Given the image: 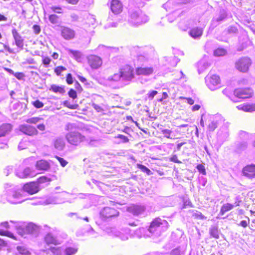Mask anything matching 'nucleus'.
I'll list each match as a JSON object with an SVG mask.
<instances>
[{
    "label": "nucleus",
    "instance_id": "nucleus-1",
    "mask_svg": "<svg viewBox=\"0 0 255 255\" xmlns=\"http://www.w3.org/2000/svg\"><path fill=\"white\" fill-rule=\"evenodd\" d=\"M8 185L5 187L4 195H0V202L5 203L7 201L10 204H19L25 201L24 191L21 189H16L14 188L8 189Z\"/></svg>",
    "mask_w": 255,
    "mask_h": 255
},
{
    "label": "nucleus",
    "instance_id": "nucleus-2",
    "mask_svg": "<svg viewBox=\"0 0 255 255\" xmlns=\"http://www.w3.org/2000/svg\"><path fill=\"white\" fill-rule=\"evenodd\" d=\"M76 126L75 124L68 123L65 129L69 131L65 135V138L71 145L78 146L81 143L88 141L86 137L76 130Z\"/></svg>",
    "mask_w": 255,
    "mask_h": 255
},
{
    "label": "nucleus",
    "instance_id": "nucleus-3",
    "mask_svg": "<svg viewBox=\"0 0 255 255\" xmlns=\"http://www.w3.org/2000/svg\"><path fill=\"white\" fill-rule=\"evenodd\" d=\"M148 17L140 10L131 11L129 13L128 22L134 26H138L147 22Z\"/></svg>",
    "mask_w": 255,
    "mask_h": 255
},
{
    "label": "nucleus",
    "instance_id": "nucleus-4",
    "mask_svg": "<svg viewBox=\"0 0 255 255\" xmlns=\"http://www.w3.org/2000/svg\"><path fill=\"white\" fill-rule=\"evenodd\" d=\"M106 232L110 236L118 237L123 241H126L128 239L129 232L127 229L119 231L116 228L107 227L106 229Z\"/></svg>",
    "mask_w": 255,
    "mask_h": 255
},
{
    "label": "nucleus",
    "instance_id": "nucleus-5",
    "mask_svg": "<svg viewBox=\"0 0 255 255\" xmlns=\"http://www.w3.org/2000/svg\"><path fill=\"white\" fill-rule=\"evenodd\" d=\"M207 87L212 91L216 90L221 87L220 77L216 75L207 76L205 78Z\"/></svg>",
    "mask_w": 255,
    "mask_h": 255
},
{
    "label": "nucleus",
    "instance_id": "nucleus-6",
    "mask_svg": "<svg viewBox=\"0 0 255 255\" xmlns=\"http://www.w3.org/2000/svg\"><path fill=\"white\" fill-rule=\"evenodd\" d=\"M69 194L66 192H63L60 194L49 197L45 201L46 204H61L68 201L67 197Z\"/></svg>",
    "mask_w": 255,
    "mask_h": 255
},
{
    "label": "nucleus",
    "instance_id": "nucleus-7",
    "mask_svg": "<svg viewBox=\"0 0 255 255\" xmlns=\"http://www.w3.org/2000/svg\"><path fill=\"white\" fill-rule=\"evenodd\" d=\"M251 63V60L249 58L243 57L236 61L235 68L238 71L245 73L248 71Z\"/></svg>",
    "mask_w": 255,
    "mask_h": 255
},
{
    "label": "nucleus",
    "instance_id": "nucleus-8",
    "mask_svg": "<svg viewBox=\"0 0 255 255\" xmlns=\"http://www.w3.org/2000/svg\"><path fill=\"white\" fill-rule=\"evenodd\" d=\"M122 81L129 82L134 78L133 69L129 65H126L120 69Z\"/></svg>",
    "mask_w": 255,
    "mask_h": 255
},
{
    "label": "nucleus",
    "instance_id": "nucleus-9",
    "mask_svg": "<svg viewBox=\"0 0 255 255\" xmlns=\"http://www.w3.org/2000/svg\"><path fill=\"white\" fill-rule=\"evenodd\" d=\"M168 223L164 220L160 218H156L152 222L149 228L150 233H154L157 230H160L163 228L167 229Z\"/></svg>",
    "mask_w": 255,
    "mask_h": 255
},
{
    "label": "nucleus",
    "instance_id": "nucleus-10",
    "mask_svg": "<svg viewBox=\"0 0 255 255\" xmlns=\"http://www.w3.org/2000/svg\"><path fill=\"white\" fill-rule=\"evenodd\" d=\"M103 101V98L99 95H96L94 98L92 106L98 113H104L107 109V105L102 103Z\"/></svg>",
    "mask_w": 255,
    "mask_h": 255
},
{
    "label": "nucleus",
    "instance_id": "nucleus-11",
    "mask_svg": "<svg viewBox=\"0 0 255 255\" xmlns=\"http://www.w3.org/2000/svg\"><path fill=\"white\" fill-rule=\"evenodd\" d=\"M87 58L89 65L93 69H98L102 64V59L97 55H90L87 56Z\"/></svg>",
    "mask_w": 255,
    "mask_h": 255
},
{
    "label": "nucleus",
    "instance_id": "nucleus-12",
    "mask_svg": "<svg viewBox=\"0 0 255 255\" xmlns=\"http://www.w3.org/2000/svg\"><path fill=\"white\" fill-rule=\"evenodd\" d=\"M155 72L156 68L153 66H141L135 69L136 74L138 76H149L154 74Z\"/></svg>",
    "mask_w": 255,
    "mask_h": 255
},
{
    "label": "nucleus",
    "instance_id": "nucleus-13",
    "mask_svg": "<svg viewBox=\"0 0 255 255\" xmlns=\"http://www.w3.org/2000/svg\"><path fill=\"white\" fill-rule=\"evenodd\" d=\"M234 94L239 98L246 99L252 97L253 92L251 89H238L234 91Z\"/></svg>",
    "mask_w": 255,
    "mask_h": 255
},
{
    "label": "nucleus",
    "instance_id": "nucleus-14",
    "mask_svg": "<svg viewBox=\"0 0 255 255\" xmlns=\"http://www.w3.org/2000/svg\"><path fill=\"white\" fill-rule=\"evenodd\" d=\"M16 175L21 178L33 177L35 175V171L29 167L24 169H18L16 171Z\"/></svg>",
    "mask_w": 255,
    "mask_h": 255
},
{
    "label": "nucleus",
    "instance_id": "nucleus-15",
    "mask_svg": "<svg viewBox=\"0 0 255 255\" xmlns=\"http://www.w3.org/2000/svg\"><path fill=\"white\" fill-rule=\"evenodd\" d=\"M12 35L14 40V43L16 46L22 50L23 48L24 40L22 36L19 34L16 29L13 28L11 31Z\"/></svg>",
    "mask_w": 255,
    "mask_h": 255
},
{
    "label": "nucleus",
    "instance_id": "nucleus-16",
    "mask_svg": "<svg viewBox=\"0 0 255 255\" xmlns=\"http://www.w3.org/2000/svg\"><path fill=\"white\" fill-rule=\"evenodd\" d=\"M123 4L119 0H112L110 2V8L115 14L120 13L123 10Z\"/></svg>",
    "mask_w": 255,
    "mask_h": 255
},
{
    "label": "nucleus",
    "instance_id": "nucleus-17",
    "mask_svg": "<svg viewBox=\"0 0 255 255\" xmlns=\"http://www.w3.org/2000/svg\"><path fill=\"white\" fill-rule=\"evenodd\" d=\"M101 215L106 218L116 217L119 215V212L114 208L105 207L100 212Z\"/></svg>",
    "mask_w": 255,
    "mask_h": 255
},
{
    "label": "nucleus",
    "instance_id": "nucleus-18",
    "mask_svg": "<svg viewBox=\"0 0 255 255\" xmlns=\"http://www.w3.org/2000/svg\"><path fill=\"white\" fill-rule=\"evenodd\" d=\"M24 192L25 191L30 194H33L38 192L39 189L37 183L30 182L25 184L23 187Z\"/></svg>",
    "mask_w": 255,
    "mask_h": 255
},
{
    "label": "nucleus",
    "instance_id": "nucleus-19",
    "mask_svg": "<svg viewBox=\"0 0 255 255\" xmlns=\"http://www.w3.org/2000/svg\"><path fill=\"white\" fill-rule=\"evenodd\" d=\"M68 54L78 62H81L84 59V55L79 50H74L69 48L66 49Z\"/></svg>",
    "mask_w": 255,
    "mask_h": 255
},
{
    "label": "nucleus",
    "instance_id": "nucleus-20",
    "mask_svg": "<svg viewBox=\"0 0 255 255\" xmlns=\"http://www.w3.org/2000/svg\"><path fill=\"white\" fill-rule=\"evenodd\" d=\"M75 31L69 27H61V35L66 40H70L75 37Z\"/></svg>",
    "mask_w": 255,
    "mask_h": 255
},
{
    "label": "nucleus",
    "instance_id": "nucleus-21",
    "mask_svg": "<svg viewBox=\"0 0 255 255\" xmlns=\"http://www.w3.org/2000/svg\"><path fill=\"white\" fill-rule=\"evenodd\" d=\"M219 118V116H209L208 128L209 131H213L217 128Z\"/></svg>",
    "mask_w": 255,
    "mask_h": 255
},
{
    "label": "nucleus",
    "instance_id": "nucleus-22",
    "mask_svg": "<svg viewBox=\"0 0 255 255\" xmlns=\"http://www.w3.org/2000/svg\"><path fill=\"white\" fill-rule=\"evenodd\" d=\"M19 129L23 133L28 135H34L38 133V131L34 127L29 125H21Z\"/></svg>",
    "mask_w": 255,
    "mask_h": 255
},
{
    "label": "nucleus",
    "instance_id": "nucleus-23",
    "mask_svg": "<svg viewBox=\"0 0 255 255\" xmlns=\"http://www.w3.org/2000/svg\"><path fill=\"white\" fill-rule=\"evenodd\" d=\"M39 231V228L36 225L33 223H28L24 227V231L23 233H21V236H23L25 233L35 235Z\"/></svg>",
    "mask_w": 255,
    "mask_h": 255
},
{
    "label": "nucleus",
    "instance_id": "nucleus-24",
    "mask_svg": "<svg viewBox=\"0 0 255 255\" xmlns=\"http://www.w3.org/2000/svg\"><path fill=\"white\" fill-rule=\"evenodd\" d=\"M243 172L245 176L249 178L255 177V165H250L246 166L243 168Z\"/></svg>",
    "mask_w": 255,
    "mask_h": 255
},
{
    "label": "nucleus",
    "instance_id": "nucleus-25",
    "mask_svg": "<svg viewBox=\"0 0 255 255\" xmlns=\"http://www.w3.org/2000/svg\"><path fill=\"white\" fill-rule=\"evenodd\" d=\"M144 207L142 206L132 205L128 208V211L134 215H138L144 211Z\"/></svg>",
    "mask_w": 255,
    "mask_h": 255
},
{
    "label": "nucleus",
    "instance_id": "nucleus-26",
    "mask_svg": "<svg viewBox=\"0 0 255 255\" xmlns=\"http://www.w3.org/2000/svg\"><path fill=\"white\" fill-rule=\"evenodd\" d=\"M194 24V21L191 19H184L178 23L179 27L182 30L185 31Z\"/></svg>",
    "mask_w": 255,
    "mask_h": 255
},
{
    "label": "nucleus",
    "instance_id": "nucleus-27",
    "mask_svg": "<svg viewBox=\"0 0 255 255\" xmlns=\"http://www.w3.org/2000/svg\"><path fill=\"white\" fill-rule=\"evenodd\" d=\"M237 108L245 112H253L255 111V104H243L237 106Z\"/></svg>",
    "mask_w": 255,
    "mask_h": 255
},
{
    "label": "nucleus",
    "instance_id": "nucleus-28",
    "mask_svg": "<svg viewBox=\"0 0 255 255\" xmlns=\"http://www.w3.org/2000/svg\"><path fill=\"white\" fill-rule=\"evenodd\" d=\"M44 242L47 245L51 244L56 245L60 244V242L51 233H48L45 236Z\"/></svg>",
    "mask_w": 255,
    "mask_h": 255
},
{
    "label": "nucleus",
    "instance_id": "nucleus-29",
    "mask_svg": "<svg viewBox=\"0 0 255 255\" xmlns=\"http://www.w3.org/2000/svg\"><path fill=\"white\" fill-rule=\"evenodd\" d=\"M54 147L58 150H63L65 146V142L62 137H57L54 141Z\"/></svg>",
    "mask_w": 255,
    "mask_h": 255
},
{
    "label": "nucleus",
    "instance_id": "nucleus-30",
    "mask_svg": "<svg viewBox=\"0 0 255 255\" xmlns=\"http://www.w3.org/2000/svg\"><path fill=\"white\" fill-rule=\"evenodd\" d=\"M35 167L38 170L46 171L49 169L50 164L45 160H40L37 161Z\"/></svg>",
    "mask_w": 255,
    "mask_h": 255
},
{
    "label": "nucleus",
    "instance_id": "nucleus-31",
    "mask_svg": "<svg viewBox=\"0 0 255 255\" xmlns=\"http://www.w3.org/2000/svg\"><path fill=\"white\" fill-rule=\"evenodd\" d=\"M203 28L201 27H195L191 29L189 32V35L193 38L196 39L200 38L203 34Z\"/></svg>",
    "mask_w": 255,
    "mask_h": 255
},
{
    "label": "nucleus",
    "instance_id": "nucleus-32",
    "mask_svg": "<svg viewBox=\"0 0 255 255\" xmlns=\"http://www.w3.org/2000/svg\"><path fill=\"white\" fill-rule=\"evenodd\" d=\"M12 127L10 124H3L0 127V136H4L8 133L11 129Z\"/></svg>",
    "mask_w": 255,
    "mask_h": 255
},
{
    "label": "nucleus",
    "instance_id": "nucleus-33",
    "mask_svg": "<svg viewBox=\"0 0 255 255\" xmlns=\"http://www.w3.org/2000/svg\"><path fill=\"white\" fill-rule=\"evenodd\" d=\"M228 136L229 132L227 129H220L217 133L218 138L221 142L226 140Z\"/></svg>",
    "mask_w": 255,
    "mask_h": 255
},
{
    "label": "nucleus",
    "instance_id": "nucleus-34",
    "mask_svg": "<svg viewBox=\"0 0 255 255\" xmlns=\"http://www.w3.org/2000/svg\"><path fill=\"white\" fill-rule=\"evenodd\" d=\"M46 254H48L49 251L53 254V255H61L62 251L60 248L50 247L49 249H45L43 250Z\"/></svg>",
    "mask_w": 255,
    "mask_h": 255
},
{
    "label": "nucleus",
    "instance_id": "nucleus-35",
    "mask_svg": "<svg viewBox=\"0 0 255 255\" xmlns=\"http://www.w3.org/2000/svg\"><path fill=\"white\" fill-rule=\"evenodd\" d=\"M234 207V205L230 203H226L224 204L221 209L220 214L223 215L227 211L232 210Z\"/></svg>",
    "mask_w": 255,
    "mask_h": 255
},
{
    "label": "nucleus",
    "instance_id": "nucleus-36",
    "mask_svg": "<svg viewBox=\"0 0 255 255\" xmlns=\"http://www.w3.org/2000/svg\"><path fill=\"white\" fill-rule=\"evenodd\" d=\"M161 132L163 134L164 137L169 139H174L171 136L172 131L168 129L160 128Z\"/></svg>",
    "mask_w": 255,
    "mask_h": 255
},
{
    "label": "nucleus",
    "instance_id": "nucleus-37",
    "mask_svg": "<svg viewBox=\"0 0 255 255\" xmlns=\"http://www.w3.org/2000/svg\"><path fill=\"white\" fill-rule=\"evenodd\" d=\"M16 250L21 255H31L28 250L24 246H17Z\"/></svg>",
    "mask_w": 255,
    "mask_h": 255
},
{
    "label": "nucleus",
    "instance_id": "nucleus-38",
    "mask_svg": "<svg viewBox=\"0 0 255 255\" xmlns=\"http://www.w3.org/2000/svg\"><path fill=\"white\" fill-rule=\"evenodd\" d=\"M226 50L225 49L222 48H218L215 50L214 51V55L217 57L224 56L226 54Z\"/></svg>",
    "mask_w": 255,
    "mask_h": 255
},
{
    "label": "nucleus",
    "instance_id": "nucleus-39",
    "mask_svg": "<svg viewBox=\"0 0 255 255\" xmlns=\"http://www.w3.org/2000/svg\"><path fill=\"white\" fill-rule=\"evenodd\" d=\"M108 80L114 82H118L122 80V77L120 72L119 73L114 74L112 76H109L108 78Z\"/></svg>",
    "mask_w": 255,
    "mask_h": 255
},
{
    "label": "nucleus",
    "instance_id": "nucleus-40",
    "mask_svg": "<svg viewBox=\"0 0 255 255\" xmlns=\"http://www.w3.org/2000/svg\"><path fill=\"white\" fill-rule=\"evenodd\" d=\"M50 90H52L55 93H59L62 94L65 92V90L63 87L56 86L55 85H52L51 86Z\"/></svg>",
    "mask_w": 255,
    "mask_h": 255
},
{
    "label": "nucleus",
    "instance_id": "nucleus-41",
    "mask_svg": "<svg viewBox=\"0 0 255 255\" xmlns=\"http://www.w3.org/2000/svg\"><path fill=\"white\" fill-rule=\"evenodd\" d=\"M115 138L121 139L120 141H116L118 144H120L121 143H127L129 141V139L128 137L122 134H118L117 136L115 137Z\"/></svg>",
    "mask_w": 255,
    "mask_h": 255
},
{
    "label": "nucleus",
    "instance_id": "nucleus-42",
    "mask_svg": "<svg viewBox=\"0 0 255 255\" xmlns=\"http://www.w3.org/2000/svg\"><path fill=\"white\" fill-rule=\"evenodd\" d=\"M210 234L213 237L218 239L219 238L218 231L217 228L214 227L210 229Z\"/></svg>",
    "mask_w": 255,
    "mask_h": 255
},
{
    "label": "nucleus",
    "instance_id": "nucleus-43",
    "mask_svg": "<svg viewBox=\"0 0 255 255\" xmlns=\"http://www.w3.org/2000/svg\"><path fill=\"white\" fill-rule=\"evenodd\" d=\"M63 105L69 109L75 110L77 109L79 106L77 104H71L70 102L68 101H65L63 102Z\"/></svg>",
    "mask_w": 255,
    "mask_h": 255
},
{
    "label": "nucleus",
    "instance_id": "nucleus-44",
    "mask_svg": "<svg viewBox=\"0 0 255 255\" xmlns=\"http://www.w3.org/2000/svg\"><path fill=\"white\" fill-rule=\"evenodd\" d=\"M137 166L142 172L146 173L147 175H149L151 174V171L145 166L140 164H137Z\"/></svg>",
    "mask_w": 255,
    "mask_h": 255
},
{
    "label": "nucleus",
    "instance_id": "nucleus-45",
    "mask_svg": "<svg viewBox=\"0 0 255 255\" xmlns=\"http://www.w3.org/2000/svg\"><path fill=\"white\" fill-rule=\"evenodd\" d=\"M77 252V249L74 248H67L65 250V253L66 255H73L76 254Z\"/></svg>",
    "mask_w": 255,
    "mask_h": 255
},
{
    "label": "nucleus",
    "instance_id": "nucleus-46",
    "mask_svg": "<svg viewBox=\"0 0 255 255\" xmlns=\"http://www.w3.org/2000/svg\"><path fill=\"white\" fill-rule=\"evenodd\" d=\"M0 235L15 239V236L13 235V234L7 231H2L0 229Z\"/></svg>",
    "mask_w": 255,
    "mask_h": 255
},
{
    "label": "nucleus",
    "instance_id": "nucleus-47",
    "mask_svg": "<svg viewBox=\"0 0 255 255\" xmlns=\"http://www.w3.org/2000/svg\"><path fill=\"white\" fill-rule=\"evenodd\" d=\"M49 20L52 24L58 23V16L56 14H51L49 16Z\"/></svg>",
    "mask_w": 255,
    "mask_h": 255
},
{
    "label": "nucleus",
    "instance_id": "nucleus-48",
    "mask_svg": "<svg viewBox=\"0 0 255 255\" xmlns=\"http://www.w3.org/2000/svg\"><path fill=\"white\" fill-rule=\"evenodd\" d=\"M51 59L48 57L43 56L42 57V63L44 65V67L46 68H48L49 67V64L51 62Z\"/></svg>",
    "mask_w": 255,
    "mask_h": 255
},
{
    "label": "nucleus",
    "instance_id": "nucleus-49",
    "mask_svg": "<svg viewBox=\"0 0 255 255\" xmlns=\"http://www.w3.org/2000/svg\"><path fill=\"white\" fill-rule=\"evenodd\" d=\"M41 120V118L38 117H33L27 119L26 122L29 124H36Z\"/></svg>",
    "mask_w": 255,
    "mask_h": 255
},
{
    "label": "nucleus",
    "instance_id": "nucleus-50",
    "mask_svg": "<svg viewBox=\"0 0 255 255\" xmlns=\"http://www.w3.org/2000/svg\"><path fill=\"white\" fill-rule=\"evenodd\" d=\"M52 11L57 13H62L63 12V9L62 7L60 6H53L50 7Z\"/></svg>",
    "mask_w": 255,
    "mask_h": 255
},
{
    "label": "nucleus",
    "instance_id": "nucleus-51",
    "mask_svg": "<svg viewBox=\"0 0 255 255\" xmlns=\"http://www.w3.org/2000/svg\"><path fill=\"white\" fill-rule=\"evenodd\" d=\"M66 69L63 66H58L54 69V72L56 73V74L59 76L60 75L61 72L63 71L66 70Z\"/></svg>",
    "mask_w": 255,
    "mask_h": 255
},
{
    "label": "nucleus",
    "instance_id": "nucleus-52",
    "mask_svg": "<svg viewBox=\"0 0 255 255\" xmlns=\"http://www.w3.org/2000/svg\"><path fill=\"white\" fill-rule=\"evenodd\" d=\"M193 216L194 217H195V218H198L200 219H206V217L204 215H203L200 212H199L197 211H196V212H195L193 213Z\"/></svg>",
    "mask_w": 255,
    "mask_h": 255
},
{
    "label": "nucleus",
    "instance_id": "nucleus-53",
    "mask_svg": "<svg viewBox=\"0 0 255 255\" xmlns=\"http://www.w3.org/2000/svg\"><path fill=\"white\" fill-rule=\"evenodd\" d=\"M51 181L50 179L49 178H48L46 176H41L38 179V182L39 183H42L45 182H48Z\"/></svg>",
    "mask_w": 255,
    "mask_h": 255
},
{
    "label": "nucleus",
    "instance_id": "nucleus-54",
    "mask_svg": "<svg viewBox=\"0 0 255 255\" xmlns=\"http://www.w3.org/2000/svg\"><path fill=\"white\" fill-rule=\"evenodd\" d=\"M33 105L36 108H41L44 106V104L39 100H36L33 102Z\"/></svg>",
    "mask_w": 255,
    "mask_h": 255
},
{
    "label": "nucleus",
    "instance_id": "nucleus-55",
    "mask_svg": "<svg viewBox=\"0 0 255 255\" xmlns=\"http://www.w3.org/2000/svg\"><path fill=\"white\" fill-rule=\"evenodd\" d=\"M198 66L199 68H201L202 70H204L208 66V64L207 63L204 62L203 61H200L198 63Z\"/></svg>",
    "mask_w": 255,
    "mask_h": 255
},
{
    "label": "nucleus",
    "instance_id": "nucleus-56",
    "mask_svg": "<svg viewBox=\"0 0 255 255\" xmlns=\"http://www.w3.org/2000/svg\"><path fill=\"white\" fill-rule=\"evenodd\" d=\"M197 169L199 172L203 174V175L206 174V171L204 166L202 164H198L197 166Z\"/></svg>",
    "mask_w": 255,
    "mask_h": 255
},
{
    "label": "nucleus",
    "instance_id": "nucleus-57",
    "mask_svg": "<svg viewBox=\"0 0 255 255\" xmlns=\"http://www.w3.org/2000/svg\"><path fill=\"white\" fill-rule=\"evenodd\" d=\"M68 95L70 97L72 98L73 99H75L77 98V93L76 92L73 90L71 89L68 92Z\"/></svg>",
    "mask_w": 255,
    "mask_h": 255
},
{
    "label": "nucleus",
    "instance_id": "nucleus-58",
    "mask_svg": "<svg viewBox=\"0 0 255 255\" xmlns=\"http://www.w3.org/2000/svg\"><path fill=\"white\" fill-rule=\"evenodd\" d=\"M56 158L57 159V160L60 163V164L61 165V166L62 167H65L67 164L68 162L65 160H64L63 158L58 157V156H56Z\"/></svg>",
    "mask_w": 255,
    "mask_h": 255
},
{
    "label": "nucleus",
    "instance_id": "nucleus-59",
    "mask_svg": "<svg viewBox=\"0 0 255 255\" xmlns=\"http://www.w3.org/2000/svg\"><path fill=\"white\" fill-rule=\"evenodd\" d=\"M177 13V12L176 11H175V12H174L173 13H171L167 15V19L169 22H172L174 21V20L175 19V15Z\"/></svg>",
    "mask_w": 255,
    "mask_h": 255
},
{
    "label": "nucleus",
    "instance_id": "nucleus-60",
    "mask_svg": "<svg viewBox=\"0 0 255 255\" xmlns=\"http://www.w3.org/2000/svg\"><path fill=\"white\" fill-rule=\"evenodd\" d=\"M157 94L156 91H152L148 94V98L149 100H151L153 99L154 97Z\"/></svg>",
    "mask_w": 255,
    "mask_h": 255
},
{
    "label": "nucleus",
    "instance_id": "nucleus-61",
    "mask_svg": "<svg viewBox=\"0 0 255 255\" xmlns=\"http://www.w3.org/2000/svg\"><path fill=\"white\" fill-rule=\"evenodd\" d=\"M14 76L18 80H22L24 77V74L20 72L14 73Z\"/></svg>",
    "mask_w": 255,
    "mask_h": 255
},
{
    "label": "nucleus",
    "instance_id": "nucleus-62",
    "mask_svg": "<svg viewBox=\"0 0 255 255\" xmlns=\"http://www.w3.org/2000/svg\"><path fill=\"white\" fill-rule=\"evenodd\" d=\"M66 81H67V83L69 85L72 84L73 83V78H72V75L71 74H68L67 75Z\"/></svg>",
    "mask_w": 255,
    "mask_h": 255
},
{
    "label": "nucleus",
    "instance_id": "nucleus-63",
    "mask_svg": "<svg viewBox=\"0 0 255 255\" xmlns=\"http://www.w3.org/2000/svg\"><path fill=\"white\" fill-rule=\"evenodd\" d=\"M247 147V144L246 142H244L238 145V149L239 150H243L246 148Z\"/></svg>",
    "mask_w": 255,
    "mask_h": 255
},
{
    "label": "nucleus",
    "instance_id": "nucleus-64",
    "mask_svg": "<svg viewBox=\"0 0 255 255\" xmlns=\"http://www.w3.org/2000/svg\"><path fill=\"white\" fill-rule=\"evenodd\" d=\"M170 254L171 255H180L181 252L178 248H176L171 251Z\"/></svg>",
    "mask_w": 255,
    "mask_h": 255
}]
</instances>
